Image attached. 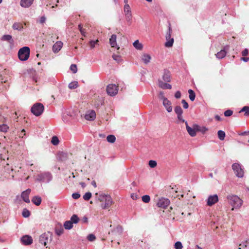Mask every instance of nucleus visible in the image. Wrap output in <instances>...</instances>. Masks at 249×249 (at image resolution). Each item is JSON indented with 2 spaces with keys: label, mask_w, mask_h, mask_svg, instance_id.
Masks as SVG:
<instances>
[{
  "label": "nucleus",
  "mask_w": 249,
  "mask_h": 249,
  "mask_svg": "<svg viewBox=\"0 0 249 249\" xmlns=\"http://www.w3.org/2000/svg\"><path fill=\"white\" fill-rule=\"evenodd\" d=\"M227 198L228 203L232 206V210L234 209H239L243 204V200L237 196L229 195Z\"/></svg>",
  "instance_id": "f257e3e1"
},
{
  "label": "nucleus",
  "mask_w": 249,
  "mask_h": 249,
  "mask_svg": "<svg viewBox=\"0 0 249 249\" xmlns=\"http://www.w3.org/2000/svg\"><path fill=\"white\" fill-rule=\"evenodd\" d=\"M99 200L102 202L101 207L103 209H108L112 203V200L110 196L106 195H100L98 198Z\"/></svg>",
  "instance_id": "f03ea898"
},
{
  "label": "nucleus",
  "mask_w": 249,
  "mask_h": 249,
  "mask_svg": "<svg viewBox=\"0 0 249 249\" xmlns=\"http://www.w3.org/2000/svg\"><path fill=\"white\" fill-rule=\"evenodd\" d=\"M53 234L50 232L41 234L39 238V242L44 246L50 243L52 240Z\"/></svg>",
  "instance_id": "7ed1b4c3"
},
{
  "label": "nucleus",
  "mask_w": 249,
  "mask_h": 249,
  "mask_svg": "<svg viewBox=\"0 0 249 249\" xmlns=\"http://www.w3.org/2000/svg\"><path fill=\"white\" fill-rule=\"evenodd\" d=\"M30 48L28 47H23L20 49L18 52V56L21 61L27 60L30 56Z\"/></svg>",
  "instance_id": "20e7f679"
},
{
  "label": "nucleus",
  "mask_w": 249,
  "mask_h": 249,
  "mask_svg": "<svg viewBox=\"0 0 249 249\" xmlns=\"http://www.w3.org/2000/svg\"><path fill=\"white\" fill-rule=\"evenodd\" d=\"M53 179L52 174L49 172H44L37 175L36 179L40 182L49 183Z\"/></svg>",
  "instance_id": "39448f33"
},
{
  "label": "nucleus",
  "mask_w": 249,
  "mask_h": 249,
  "mask_svg": "<svg viewBox=\"0 0 249 249\" xmlns=\"http://www.w3.org/2000/svg\"><path fill=\"white\" fill-rule=\"evenodd\" d=\"M44 106L40 103L35 104L31 107V112L36 116L40 115L43 112Z\"/></svg>",
  "instance_id": "423d86ee"
},
{
  "label": "nucleus",
  "mask_w": 249,
  "mask_h": 249,
  "mask_svg": "<svg viewBox=\"0 0 249 249\" xmlns=\"http://www.w3.org/2000/svg\"><path fill=\"white\" fill-rule=\"evenodd\" d=\"M79 221V218L76 214H73L71 217L70 220L66 221L64 224V227L66 230H70L73 227V224H76Z\"/></svg>",
  "instance_id": "0eeeda50"
},
{
  "label": "nucleus",
  "mask_w": 249,
  "mask_h": 249,
  "mask_svg": "<svg viewBox=\"0 0 249 249\" xmlns=\"http://www.w3.org/2000/svg\"><path fill=\"white\" fill-rule=\"evenodd\" d=\"M232 169L235 174L238 178H242L244 176V172L241 167V165L238 163H234L232 165Z\"/></svg>",
  "instance_id": "6e6552de"
},
{
  "label": "nucleus",
  "mask_w": 249,
  "mask_h": 249,
  "mask_svg": "<svg viewBox=\"0 0 249 249\" xmlns=\"http://www.w3.org/2000/svg\"><path fill=\"white\" fill-rule=\"evenodd\" d=\"M124 11L125 16V18L129 25L132 22V14L131 8L129 4H125L124 7Z\"/></svg>",
  "instance_id": "1a4fd4ad"
},
{
  "label": "nucleus",
  "mask_w": 249,
  "mask_h": 249,
  "mask_svg": "<svg viewBox=\"0 0 249 249\" xmlns=\"http://www.w3.org/2000/svg\"><path fill=\"white\" fill-rule=\"evenodd\" d=\"M118 86L115 84H109L107 87V93L110 96H115L118 93Z\"/></svg>",
  "instance_id": "9d476101"
},
{
  "label": "nucleus",
  "mask_w": 249,
  "mask_h": 249,
  "mask_svg": "<svg viewBox=\"0 0 249 249\" xmlns=\"http://www.w3.org/2000/svg\"><path fill=\"white\" fill-rule=\"evenodd\" d=\"M172 29L170 27H169L168 32L166 35V41L165 43V46L168 48L173 46L174 43V38L171 37Z\"/></svg>",
  "instance_id": "9b49d317"
},
{
  "label": "nucleus",
  "mask_w": 249,
  "mask_h": 249,
  "mask_svg": "<svg viewBox=\"0 0 249 249\" xmlns=\"http://www.w3.org/2000/svg\"><path fill=\"white\" fill-rule=\"evenodd\" d=\"M170 203L168 199L162 197L158 200L157 205L158 207L165 209L168 206Z\"/></svg>",
  "instance_id": "f8f14e48"
},
{
  "label": "nucleus",
  "mask_w": 249,
  "mask_h": 249,
  "mask_svg": "<svg viewBox=\"0 0 249 249\" xmlns=\"http://www.w3.org/2000/svg\"><path fill=\"white\" fill-rule=\"evenodd\" d=\"M185 125L189 134L192 137H195L196 135V130H198L199 126L196 124L194 125V128H191L188 125L187 122H185Z\"/></svg>",
  "instance_id": "ddd939ff"
},
{
  "label": "nucleus",
  "mask_w": 249,
  "mask_h": 249,
  "mask_svg": "<svg viewBox=\"0 0 249 249\" xmlns=\"http://www.w3.org/2000/svg\"><path fill=\"white\" fill-rule=\"evenodd\" d=\"M218 201V197L216 194L209 196L206 200L207 205L209 206H213Z\"/></svg>",
  "instance_id": "4468645a"
},
{
  "label": "nucleus",
  "mask_w": 249,
  "mask_h": 249,
  "mask_svg": "<svg viewBox=\"0 0 249 249\" xmlns=\"http://www.w3.org/2000/svg\"><path fill=\"white\" fill-rule=\"evenodd\" d=\"M31 192V190L30 189H27L25 191L22 192L21 194V198L26 203H29L30 202L29 196Z\"/></svg>",
  "instance_id": "2eb2a0df"
},
{
  "label": "nucleus",
  "mask_w": 249,
  "mask_h": 249,
  "mask_svg": "<svg viewBox=\"0 0 249 249\" xmlns=\"http://www.w3.org/2000/svg\"><path fill=\"white\" fill-rule=\"evenodd\" d=\"M85 118L88 121H93L96 118V113L93 110H89L85 114Z\"/></svg>",
  "instance_id": "dca6fc26"
},
{
  "label": "nucleus",
  "mask_w": 249,
  "mask_h": 249,
  "mask_svg": "<svg viewBox=\"0 0 249 249\" xmlns=\"http://www.w3.org/2000/svg\"><path fill=\"white\" fill-rule=\"evenodd\" d=\"M22 243L25 245H29L32 243L33 239L31 236L29 235H24L21 238Z\"/></svg>",
  "instance_id": "f3484780"
},
{
  "label": "nucleus",
  "mask_w": 249,
  "mask_h": 249,
  "mask_svg": "<svg viewBox=\"0 0 249 249\" xmlns=\"http://www.w3.org/2000/svg\"><path fill=\"white\" fill-rule=\"evenodd\" d=\"M162 104L168 112L172 111L171 102L168 99H164V101H162Z\"/></svg>",
  "instance_id": "a211bd4d"
},
{
  "label": "nucleus",
  "mask_w": 249,
  "mask_h": 249,
  "mask_svg": "<svg viewBox=\"0 0 249 249\" xmlns=\"http://www.w3.org/2000/svg\"><path fill=\"white\" fill-rule=\"evenodd\" d=\"M162 79L165 82H169L171 81V73L168 70H164L163 74L162 75Z\"/></svg>",
  "instance_id": "6ab92c4d"
},
{
  "label": "nucleus",
  "mask_w": 249,
  "mask_h": 249,
  "mask_svg": "<svg viewBox=\"0 0 249 249\" xmlns=\"http://www.w3.org/2000/svg\"><path fill=\"white\" fill-rule=\"evenodd\" d=\"M117 36L116 35H112L109 38V43L111 47L116 48L117 49H119V47L117 44Z\"/></svg>",
  "instance_id": "aec40b11"
},
{
  "label": "nucleus",
  "mask_w": 249,
  "mask_h": 249,
  "mask_svg": "<svg viewBox=\"0 0 249 249\" xmlns=\"http://www.w3.org/2000/svg\"><path fill=\"white\" fill-rule=\"evenodd\" d=\"M34 0H20V5L23 8H28L33 4Z\"/></svg>",
  "instance_id": "412c9836"
},
{
  "label": "nucleus",
  "mask_w": 249,
  "mask_h": 249,
  "mask_svg": "<svg viewBox=\"0 0 249 249\" xmlns=\"http://www.w3.org/2000/svg\"><path fill=\"white\" fill-rule=\"evenodd\" d=\"M62 42L57 41L53 46V51L54 53H58L62 48L63 46Z\"/></svg>",
  "instance_id": "4be33fe9"
},
{
  "label": "nucleus",
  "mask_w": 249,
  "mask_h": 249,
  "mask_svg": "<svg viewBox=\"0 0 249 249\" xmlns=\"http://www.w3.org/2000/svg\"><path fill=\"white\" fill-rule=\"evenodd\" d=\"M158 85L162 89H171L172 88V86L170 84L164 83L161 80H158Z\"/></svg>",
  "instance_id": "5701e85b"
},
{
  "label": "nucleus",
  "mask_w": 249,
  "mask_h": 249,
  "mask_svg": "<svg viewBox=\"0 0 249 249\" xmlns=\"http://www.w3.org/2000/svg\"><path fill=\"white\" fill-rule=\"evenodd\" d=\"M228 47H225L223 50L215 54L216 57L218 59H222L224 58L227 53L226 50L227 49Z\"/></svg>",
  "instance_id": "b1692460"
},
{
  "label": "nucleus",
  "mask_w": 249,
  "mask_h": 249,
  "mask_svg": "<svg viewBox=\"0 0 249 249\" xmlns=\"http://www.w3.org/2000/svg\"><path fill=\"white\" fill-rule=\"evenodd\" d=\"M41 197L38 196H34L32 199V202L36 206H39L41 204Z\"/></svg>",
  "instance_id": "393cba45"
},
{
  "label": "nucleus",
  "mask_w": 249,
  "mask_h": 249,
  "mask_svg": "<svg viewBox=\"0 0 249 249\" xmlns=\"http://www.w3.org/2000/svg\"><path fill=\"white\" fill-rule=\"evenodd\" d=\"M142 59L145 64H148L151 60V56L148 54L144 53L142 55Z\"/></svg>",
  "instance_id": "a878e982"
},
{
  "label": "nucleus",
  "mask_w": 249,
  "mask_h": 249,
  "mask_svg": "<svg viewBox=\"0 0 249 249\" xmlns=\"http://www.w3.org/2000/svg\"><path fill=\"white\" fill-rule=\"evenodd\" d=\"M249 245V239L246 240L245 241L242 242L239 245V249H245L248 245Z\"/></svg>",
  "instance_id": "bb28decb"
},
{
  "label": "nucleus",
  "mask_w": 249,
  "mask_h": 249,
  "mask_svg": "<svg viewBox=\"0 0 249 249\" xmlns=\"http://www.w3.org/2000/svg\"><path fill=\"white\" fill-rule=\"evenodd\" d=\"M12 28L14 30H21L23 29L22 24L19 22H15L13 24Z\"/></svg>",
  "instance_id": "cd10ccee"
},
{
  "label": "nucleus",
  "mask_w": 249,
  "mask_h": 249,
  "mask_svg": "<svg viewBox=\"0 0 249 249\" xmlns=\"http://www.w3.org/2000/svg\"><path fill=\"white\" fill-rule=\"evenodd\" d=\"M133 45L137 50H141L142 49V45L139 42L138 40L135 41Z\"/></svg>",
  "instance_id": "c85d7f7f"
},
{
  "label": "nucleus",
  "mask_w": 249,
  "mask_h": 249,
  "mask_svg": "<svg viewBox=\"0 0 249 249\" xmlns=\"http://www.w3.org/2000/svg\"><path fill=\"white\" fill-rule=\"evenodd\" d=\"M188 93H189V99L191 101H194L196 97V94L195 92L192 89H189L188 90Z\"/></svg>",
  "instance_id": "c756f323"
},
{
  "label": "nucleus",
  "mask_w": 249,
  "mask_h": 249,
  "mask_svg": "<svg viewBox=\"0 0 249 249\" xmlns=\"http://www.w3.org/2000/svg\"><path fill=\"white\" fill-rule=\"evenodd\" d=\"M78 86V84L77 81H73L70 83L69 84L68 87L70 89H76Z\"/></svg>",
  "instance_id": "7c9ffc66"
},
{
  "label": "nucleus",
  "mask_w": 249,
  "mask_h": 249,
  "mask_svg": "<svg viewBox=\"0 0 249 249\" xmlns=\"http://www.w3.org/2000/svg\"><path fill=\"white\" fill-rule=\"evenodd\" d=\"M1 39L4 41H7L10 43H12L13 40L11 35H7L2 36Z\"/></svg>",
  "instance_id": "2f4dec72"
},
{
  "label": "nucleus",
  "mask_w": 249,
  "mask_h": 249,
  "mask_svg": "<svg viewBox=\"0 0 249 249\" xmlns=\"http://www.w3.org/2000/svg\"><path fill=\"white\" fill-rule=\"evenodd\" d=\"M64 231V230L63 227L61 226H60V227H57L55 228V233L57 235H61Z\"/></svg>",
  "instance_id": "473e14b6"
},
{
  "label": "nucleus",
  "mask_w": 249,
  "mask_h": 249,
  "mask_svg": "<svg viewBox=\"0 0 249 249\" xmlns=\"http://www.w3.org/2000/svg\"><path fill=\"white\" fill-rule=\"evenodd\" d=\"M107 141L110 143H113L115 142L116 138L113 135H109L107 137Z\"/></svg>",
  "instance_id": "72a5a7b5"
},
{
  "label": "nucleus",
  "mask_w": 249,
  "mask_h": 249,
  "mask_svg": "<svg viewBox=\"0 0 249 249\" xmlns=\"http://www.w3.org/2000/svg\"><path fill=\"white\" fill-rule=\"evenodd\" d=\"M218 137L220 140H223L225 137V133L222 130H219L217 132Z\"/></svg>",
  "instance_id": "f704fd0d"
},
{
  "label": "nucleus",
  "mask_w": 249,
  "mask_h": 249,
  "mask_svg": "<svg viewBox=\"0 0 249 249\" xmlns=\"http://www.w3.org/2000/svg\"><path fill=\"white\" fill-rule=\"evenodd\" d=\"M9 129V127L6 124H0V131L3 132H6Z\"/></svg>",
  "instance_id": "c9c22d12"
},
{
  "label": "nucleus",
  "mask_w": 249,
  "mask_h": 249,
  "mask_svg": "<svg viewBox=\"0 0 249 249\" xmlns=\"http://www.w3.org/2000/svg\"><path fill=\"white\" fill-rule=\"evenodd\" d=\"M175 112L177 115L182 114L183 110L180 106H176L175 108Z\"/></svg>",
  "instance_id": "e433bc0d"
},
{
  "label": "nucleus",
  "mask_w": 249,
  "mask_h": 249,
  "mask_svg": "<svg viewBox=\"0 0 249 249\" xmlns=\"http://www.w3.org/2000/svg\"><path fill=\"white\" fill-rule=\"evenodd\" d=\"M245 112V116H249V107L245 106L240 111V112Z\"/></svg>",
  "instance_id": "4c0bfd02"
},
{
  "label": "nucleus",
  "mask_w": 249,
  "mask_h": 249,
  "mask_svg": "<svg viewBox=\"0 0 249 249\" xmlns=\"http://www.w3.org/2000/svg\"><path fill=\"white\" fill-rule=\"evenodd\" d=\"M114 231L116 233V234L120 235L123 232V229L121 226H117L114 229Z\"/></svg>",
  "instance_id": "58836bf2"
},
{
  "label": "nucleus",
  "mask_w": 249,
  "mask_h": 249,
  "mask_svg": "<svg viewBox=\"0 0 249 249\" xmlns=\"http://www.w3.org/2000/svg\"><path fill=\"white\" fill-rule=\"evenodd\" d=\"M22 214L24 217L27 218L30 215V212L27 209H24L22 211Z\"/></svg>",
  "instance_id": "ea45409f"
},
{
  "label": "nucleus",
  "mask_w": 249,
  "mask_h": 249,
  "mask_svg": "<svg viewBox=\"0 0 249 249\" xmlns=\"http://www.w3.org/2000/svg\"><path fill=\"white\" fill-rule=\"evenodd\" d=\"M51 142L54 145H57L59 143V141L56 136H53Z\"/></svg>",
  "instance_id": "a19ab883"
},
{
  "label": "nucleus",
  "mask_w": 249,
  "mask_h": 249,
  "mask_svg": "<svg viewBox=\"0 0 249 249\" xmlns=\"http://www.w3.org/2000/svg\"><path fill=\"white\" fill-rule=\"evenodd\" d=\"M142 200L144 203H148L150 200V197L148 195H144L142 196Z\"/></svg>",
  "instance_id": "79ce46f5"
},
{
  "label": "nucleus",
  "mask_w": 249,
  "mask_h": 249,
  "mask_svg": "<svg viewBox=\"0 0 249 249\" xmlns=\"http://www.w3.org/2000/svg\"><path fill=\"white\" fill-rule=\"evenodd\" d=\"M91 197V193L87 192L83 196V198L85 200H89Z\"/></svg>",
  "instance_id": "37998d69"
},
{
  "label": "nucleus",
  "mask_w": 249,
  "mask_h": 249,
  "mask_svg": "<svg viewBox=\"0 0 249 249\" xmlns=\"http://www.w3.org/2000/svg\"><path fill=\"white\" fill-rule=\"evenodd\" d=\"M183 248L182 243L179 242L178 241L175 244V248L176 249H182Z\"/></svg>",
  "instance_id": "c03bdc74"
},
{
  "label": "nucleus",
  "mask_w": 249,
  "mask_h": 249,
  "mask_svg": "<svg viewBox=\"0 0 249 249\" xmlns=\"http://www.w3.org/2000/svg\"><path fill=\"white\" fill-rule=\"evenodd\" d=\"M148 165L151 168H154L157 166V162L155 160H150Z\"/></svg>",
  "instance_id": "a18cd8bd"
},
{
  "label": "nucleus",
  "mask_w": 249,
  "mask_h": 249,
  "mask_svg": "<svg viewBox=\"0 0 249 249\" xmlns=\"http://www.w3.org/2000/svg\"><path fill=\"white\" fill-rule=\"evenodd\" d=\"M70 70L73 72V73H75L77 71L76 65L75 64L71 65Z\"/></svg>",
  "instance_id": "49530a36"
},
{
  "label": "nucleus",
  "mask_w": 249,
  "mask_h": 249,
  "mask_svg": "<svg viewBox=\"0 0 249 249\" xmlns=\"http://www.w3.org/2000/svg\"><path fill=\"white\" fill-rule=\"evenodd\" d=\"M87 238L89 241H93L95 240L96 237L94 234H90L88 236Z\"/></svg>",
  "instance_id": "de8ad7c7"
},
{
  "label": "nucleus",
  "mask_w": 249,
  "mask_h": 249,
  "mask_svg": "<svg viewBox=\"0 0 249 249\" xmlns=\"http://www.w3.org/2000/svg\"><path fill=\"white\" fill-rule=\"evenodd\" d=\"M112 58L116 61L119 62L121 60V56L119 55L113 54Z\"/></svg>",
  "instance_id": "09e8293b"
},
{
  "label": "nucleus",
  "mask_w": 249,
  "mask_h": 249,
  "mask_svg": "<svg viewBox=\"0 0 249 249\" xmlns=\"http://www.w3.org/2000/svg\"><path fill=\"white\" fill-rule=\"evenodd\" d=\"M233 113V111L230 109L227 110L224 112V115L226 117L231 116Z\"/></svg>",
  "instance_id": "8fccbe9b"
},
{
  "label": "nucleus",
  "mask_w": 249,
  "mask_h": 249,
  "mask_svg": "<svg viewBox=\"0 0 249 249\" xmlns=\"http://www.w3.org/2000/svg\"><path fill=\"white\" fill-rule=\"evenodd\" d=\"M177 118L178 121V123L181 122L185 123V122H186L183 119L182 114L177 115Z\"/></svg>",
  "instance_id": "3c124183"
},
{
  "label": "nucleus",
  "mask_w": 249,
  "mask_h": 249,
  "mask_svg": "<svg viewBox=\"0 0 249 249\" xmlns=\"http://www.w3.org/2000/svg\"><path fill=\"white\" fill-rule=\"evenodd\" d=\"M6 158L8 159L7 156L5 154L3 155L2 152L0 150V161L5 160Z\"/></svg>",
  "instance_id": "603ef678"
},
{
  "label": "nucleus",
  "mask_w": 249,
  "mask_h": 249,
  "mask_svg": "<svg viewBox=\"0 0 249 249\" xmlns=\"http://www.w3.org/2000/svg\"><path fill=\"white\" fill-rule=\"evenodd\" d=\"M98 42V40H97V39L95 41H94V40L90 41L89 42L90 47L91 48H94L95 47V44H97Z\"/></svg>",
  "instance_id": "864d4df0"
},
{
  "label": "nucleus",
  "mask_w": 249,
  "mask_h": 249,
  "mask_svg": "<svg viewBox=\"0 0 249 249\" xmlns=\"http://www.w3.org/2000/svg\"><path fill=\"white\" fill-rule=\"evenodd\" d=\"M181 103L183 104V107L185 109H187L188 108V104L185 100H182Z\"/></svg>",
  "instance_id": "5fc2aeb1"
},
{
  "label": "nucleus",
  "mask_w": 249,
  "mask_h": 249,
  "mask_svg": "<svg viewBox=\"0 0 249 249\" xmlns=\"http://www.w3.org/2000/svg\"><path fill=\"white\" fill-rule=\"evenodd\" d=\"M72 197L73 198L76 199L80 197V195L79 193H75L72 194Z\"/></svg>",
  "instance_id": "6e6d98bb"
},
{
  "label": "nucleus",
  "mask_w": 249,
  "mask_h": 249,
  "mask_svg": "<svg viewBox=\"0 0 249 249\" xmlns=\"http://www.w3.org/2000/svg\"><path fill=\"white\" fill-rule=\"evenodd\" d=\"M159 97L160 99L162 100V101H164V99H167V98L164 97V93L162 91H160V92Z\"/></svg>",
  "instance_id": "4d7b16f0"
},
{
  "label": "nucleus",
  "mask_w": 249,
  "mask_h": 249,
  "mask_svg": "<svg viewBox=\"0 0 249 249\" xmlns=\"http://www.w3.org/2000/svg\"><path fill=\"white\" fill-rule=\"evenodd\" d=\"M131 197L133 200H137L139 198V196L137 194L133 193L131 195Z\"/></svg>",
  "instance_id": "13d9d810"
},
{
  "label": "nucleus",
  "mask_w": 249,
  "mask_h": 249,
  "mask_svg": "<svg viewBox=\"0 0 249 249\" xmlns=\"http://www.w3.org/2000/svg\"><path fill=\"white\" fill-rule=\"evenodd\" d=\"M175 97L177 98V99H179L181 97V93L179 91H177L176 93H175Z\"/></svg>",
  "instance_id": "bf43d9fd"
},
{
  "label": "nucleus",
  "mask_w": 249,
  "mask_h": 249,
  "mask_svg": "<svg viewBox=\"0 0 249 249\" xmlns=\"http://www.w3.org/2000/svg\"><path fill=\"white\" fill-rule=\"evenodd\" d=\"M248 50L247 49H245L244 51L242 52V54L243 56H246L248 54Z\"/></svg>",
  "instance_id": "052dcab7"
},
{
  "label": "nucleus",
  "mask_w": 249,
  "mask_h": 249,
  "mask_svg": "<svg viewBox=\"0 0 249 249\" xmlns=\"http://www.w3.org/2000/svg\"><path fill=\"white\" fill-rule=\"evenodd\" d=\"M46 18L44 17H42L40 19V22L41 23H44L45 21Z\"/></svg>",
  "instance_id": "680f3d73"
},
{
  "label": "nucleus",
  "mask_w": 249,
  "mask_h": 249,
  "mask_svg": "<svg viewBox=\"0 0 249 249\" xmlns=\"http://www.w3.org/2000/svg\"><path fill=\"white\" fill-rule=\"evenodd\" d=\"M25 131L24 129H22V130L20 132V134H19V137H21L22 138L23 136L25 135Z\"/></svg>",
  "instance_id": "e2e57ef3"
},
{
  "label": "nucleus",
  "mask_w": 249,
  "mask_h": 249,
  "mask_svg": "<svg viewBox=\"0 0 249 249\" xmlns=\"http://www.w3.org/2000/svg\"><path fill=\"white\" fill-rule=\"evenodd\" d=\"M241 59L245 62H248L249 60V57H242Z\"/></svg>",
  "instance_id": "0e129e2a"
},
{
  "label": "nucleus",
  "mask_w": 249,
  "mask_h": 249,
  "mask_svg": "<svg viewBox=\"0 0 249 249\" xmlns=\"http://www.w3.org/2000/svg\"><path fill=\"white\" fill-rule=\"evenodd\" d=\"M80 33L83 36H86V32L84 29H83V30H81Z\"/></svg>",
  "instance_id": "69168bd1"
},
{
  "label": "nucleus",
  "mask_w": 249,
  "mask_h": 249,
  "mask_svg": "<svg viewBox=\"0 0 249 249\" xmlns=\"http://www.w3.org/2000/svg\"><path fill=\"white\" fill-rule=\"evenodd\" d=\"M91 184L94 188H96L97 187L96 183L95 180H93L91 182Z\"/></svg>",
  "instance_id": "338daca9"
},
{
  "label": "nucleus",
  "mask_w": 249,
  "mask_h": 249,
  "mask_svg": "<svg viewBox=\"0 0 249 249\" xmlns=\"http://www.w3.org/2000/svg\"><path fill=\"white\" fill-rule=\"evenodd\" d=\"M249 134L248 131H244L242 133H241L240 135L242 136L247 135Z\"/></svg>",
  "instance_id": "774afa93"
}]
</instances>
